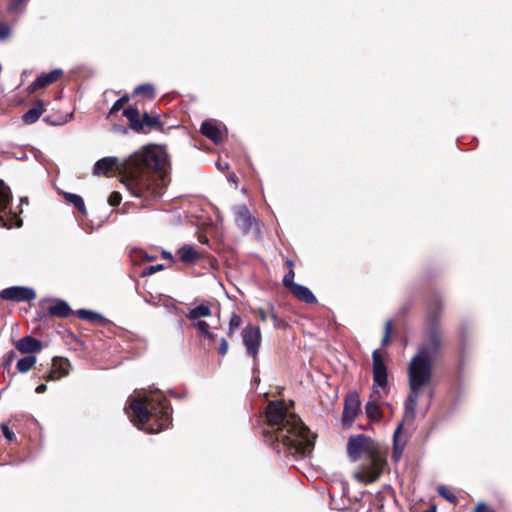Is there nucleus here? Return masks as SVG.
Instances as JSON below:
<instances>
[{"mask_svg":"<svg viewBox=\"0 0 512 512\" xmlns=\"http://www.w3.org/2000/svg\"><path fill=\"white\" fill-rule=\"evenodd\" d=\"M242 338L247 354L255 359L262 339L260 328L250 324L247 325L242 331Z\"/></svg>","mask_w":512,"mask_h":512,"instance_id":"1a4fd4ad","label":"nucleus"},{"mask_svg":"<svg viewBox=\"0 0 512 512\" xmlns=\"http://www.w3.org/2000/svg\"><path fill=\"white\" fill-rule=\"evenodd\" d=\"M267 428L264 439L277 452L293 456L310 453L316 435L311 433L302 420L289 411L283 401H271L266 408Z\"/></svg>","mask_w":512,"mask_h":512,"instance_id":"f03ea898","label":"nucleus"},{"mask_svg":"<svg viewBox=\"0 0 512 512\" xmlns=\"http://www.w3.org/2000/svg\"><path fill=\"white\" fill-rule=\"evenodd\" d=\"M285 264H286V266H288V267H289V269H293L294 263H293V261H292V260L287 259V260L285 261Z\"/></svg>","mask_w":512,"mask_h":512,"instance_id":"09e8293b","label":"nucleus"},{"mask_svg":"<svg viewBox=\"0 0 512 512\" xmlns=\"http://www.w3.org/2000/svg\"><path fill=\"white\" fill-rule=\"evenodd\" d=\"M134 94H142L149 98H153L155 95L154 87L151 84H142L134 89Z\"/></svg>","mask_w":512,"mask_h":512,"instance_id":"a878e982","label":"nucleus"},{"mask_svg":"<svg viewBox=\"0 0 512 512\" xmlns=\"http://www.w3.org/2000/svg\"><path fill=\"white\" fill-rule=\"evenodd\" d=\"M440 346V335L436 328L431 327L427 343L419 347L417 354L411 359L408 367L410 392L404 403L405 420H413L415 418L420 391L431 380L432 356L438 352Z\"/></svg>","mask_w":512,"mask_h":512,"instance_id":"7ed1b4c3","label":"nucleus"},{"mask_svg":"<svg viewBox=\"0 0 512 512\" xmlns=\"http://www.w3.org/2000/svg\"><path fill=\"white\" fill-rule=\"evenodd\" d=\"M125 411L134 424L148 433L160 432L171 423V407L160 394L130 397Z\"/></svg>","mask_w":512,"mask_h":512,"instance_id":"20e7f679","label":"nucleus"},{"mask_svg":"<svg viewBox=\"0 0 512 512\" xmlns=\"http://www.w3.org/2000/svg\"><path fill=\"white\" fill-rule=\"evenodd\" d=\"M116 169L122 174V182L130 193L145 200L160 198L170 179L165 152L148 146L120 161L117 157H104L93 168L96 175L107 174Z\"/></svg>","mask_w":512,"mask_h":512,"instance_id":"f257e3e1","label":"nucleus"},{"mask_svg":"<svg viewBox=\"0 0 512 512\" xmlns=\"http://www.w3.org/2000/svg\"><path fill=\"white\" fill-rule=\"evenodd\" d=\"M217 167H218V169H220V170L227 169V168H228V163H223V164H222V163L218 162V163H217Z\"/></svg>","mask_w":512,"mask_h":512,"instance_id":"a18cd8bd","label":"nucleus"},{"mask_svg":"<svg viewBox=\"0 0 512 512\" xmlns=\"http://www.w3.org/2000/svg\"><path fill=\"white\" fill-rule=\"evenodd\" d=\"M204 336L207 337L211 342H215V340L217 338V335L214 333H211L210 331H208V334H205Z\"/></svg>","mask_w":512,"mask_h":512,"instance_id":"c03bdc74","label":"nucleus"},{"mask_svg":"<svg viewBox=\"0 0 512 512\" xmlns=\"http://www.w3.org/2000/svg\"><path fill=\"white\" fill-rule=\"evenodd\" d=\"M438 310H439V307H433L430 309L429 311V314H428V321L429 323L431 324V326L434 325L436 319H437V316H438Z\"/></svg>","mask_w":512,"mask_h":512,"instance_id":"e433bc0d","label":"nucleus"},{"mask_svg":"<svg viewBox=\"0 0 512 512\" xmlns=\"http://www.w3.org/2000/svg\"><path fill=\"white\" fill-rule=\"evenodd\" d=\"M62 75L61 69H54L49 73L39 75L28 87L30 92H34L53 83L58 77Z\"/></svg>","mask_w":512,"mask_h":512,"instance_id":"ddd939ff","label":"nucleus"},{"mask_svg":"<svg viewBox=\"0 0 512 512\" xmlns=\"http://www.w3.org/2000/svg\"><path fill=\"white\" fill-rule=\"evenodd\" d=\"M129 100V97L127 95L121 97L120 99H118L114 104L113 106L111 107L110 109V114H115L117 113L120 109H122L123 105Z\"/></svg>","mask_w":512,"mask_h":512,"instance_id":"7c9ffc66","label":"nucleus"},{"mask_svg":"<svg viewBox=\"0 0 512 512\" xmlns=\"http://www.w3.org/2000/svg\"><path fill=\"white\" fill-rule=\"evenodd\" d=\"M347 452L353 461L358 460L362 455L369 458V462L363 464L354 473V478L358 482L369 484L379 478L386 465V461L377 453V446L370 437L364 434L350 437L347 444Z\"/></svg>","mask_w":512,"mask_h":512,"instance_id":"39448f33","label":"nucleus"},{"mask_svg":"<svg viewBox=\"0 0 512 512\" xmlns=\"http://www.w3.org/2000/svg\"><path fill=\"white\" fill-rule=\"evenodd\" d=\"M372 360L373 386L369 396V400L365 405V412L370 420L380 421L383 417L381 411L382 399L387 394V368L378 350L373 351Z\"/></svg>","mask_w":512,"mask_h":512,"instance_id":"423d86ee","label":"nucleus"},{"mask_svg":"<svg viewBox=\"0 0 512 512\" xmlns=\"http://www.w3.org/2000/svg\"><path fill=\"white\" fill-rule=\"evenodd\" d=\"M60 378H62V376H59V374H57L55 370L51 369V371L49 372V374L46 377V380H48V381H55V380H58Z\"/></svg>","mask_w":512,"mask_h":512,"instance_id":"79ce46f5","label":"nucleus"},{"mask_svg":"<svg viewBox=\"0 0 512 512\" xmlns=\"http://www.w3.org/2000/svg\"><path fill=\"white\" fill-rule=\"evenodd\" d=\"M403 422H400L393 434V452L392 457L399 461L406 445V438L402 436Z\"/></svg>","mask_w":512,"mask_h":512,"instance_id":"4468645a","label":"nucleus"},{"mask_svg":"<svg viewBox=\"0 0 512 512\" xmlns=\"http://www.w3.org/2000/svg\"><path fill=\"white\" fill-rule=\"evenodd\" d=\"M10 35V27L0 22V40L6 39Z\"/></svg>","mask_w":512,"mask_h":512,"instance_id":"c9c22d12","label":"nucleus"},{"mask_svg":"<svg viewBox=\"0 0 512 512\" xmlns=\"http://www.w3.org/2000/svg\"><path fill=\"white\" fill-rule=\"evenodd\" d=\"M177 254L180 260L185 264H194L201 258V254L190 245H184L179 248Z\"/></svg>","mask_w":512,"mask_h":512,"instance_id":"f3484780","label":"nucleus"},{"mask_svg":"<svg viewBox=\"0 0 512 512\" xmlns=\"http://www.w3.org/2000/svg\"><path fill=\"white\" fill-rule=\"evenodd\" d=\"M16 348L23 354L36 353L42 349V343L31 336H25L16 343Z\"/></svg>","mask_w":512,"mask_h":512,"instance_id":"dca6fc26","label":"nucleus"},{"mask_svg":"<svg viewBox=\"0 0 512 512\" xmlns=\"http://www.w3.org/2000/svg\"><path fill=\"white\" fill-rule=\"evenodd\" d=\"M382 405L386 406L391 412H393V406L390 403L382 401Z\"/></svg>","mask_w":512,"mask_h":512,"instance_id":"8fccbe9b","label":"nucleus"},{"mask_svg":"<svg viewBox=\"0 0 512 512\" xmlns=\"http://www.w3.org/2000/svg\"><path fill=\"white\" fill-rule=\"evenodd\" d=\"M235 221L237 226L244 232H250L256 226V219L250 214L245 205H238L234 208Z\"/></svg>","mask_w":512,"mask_h":512,"instance_id":"9b49d317","label":"nucleus"},{"mask_svg":"<svg viewBox=\"0 0 512 512\" xmlns=\"http://www.w3.org/2000/svg\"><path fill=\"white\" fill-rule=\"evenodd\" d=\"M228 342L225 338L220 339V345L218 347V354L224 356L228 351Z\"/></svg>","mask_w":512,"mask_h":512,"instance_id":"4c0bfd02","label":"nucleus"},{"mask_svg":"<svg viewBox=\"0 0 512 512\" xmlns=\"http://www.w3.org/2000/svg\"><path fill=\"white\" fill-rule=\"evenodd\" d=\"M69 362L66 359L54 358L52 363V369L56 371L59 376L68 375Z\"/></svg>","mask_w":512,"mask_h":512,"instance_id":"393cba45","label":"nucleus"},{"mask_svg":"<svg viewBox=\"0 0 512 512\" xmlns=\"http://www.w3.org/2000/svg\"><path fill=\"white\" fill-rule=\"evenodd\" d=\"M36 363V357L33 355L26 356L18 360L16 368L19 372H28Z\"/></svg>","mask_w":512,"mask_h":512,"instance_id":"5701e85b","label":"nucleus"},{"mask_svg":"<svg viewBox=\"0 0 512 512\" xmlns=\"http://www.w3.org/2000/svg\"><path fill=\"white\" fill-rule=\"evenodd\" d=\"M241 317L239 315H232L229 321V334H232L241 325Z\"/></svg>","mask_w":512,"mask_h":512,"instance_id":"c756f323","label":"nucleus"},{"mask_svg":"<svg viewBox=\"0 0 512 512\" xmlns=\"http://www.w3.org/2000/svg\"><path fill=\"white\" fill-rule=\"evenodd\" d=\"M271 318L273 319L274 324L276 325L277 324V316L273 311V306H271Z\"/></svg>","mask_w":512,"mask_h":512,"instance_id":"49530a36","label":"nucleus"},{"mask_svg":"<svg viewBox=\"0 0 512 512\" xmlns=\"http://www.w3.org/2000/svg\"><path fill=\"white\" fill-rule=\"evenodd\" d=\"M123 115L128 119L131 129L140 132L149 128H161V122L157 116L144 113L142 117L136 108H126L123 111Z\"/></svg>","mask_w":512,"mask_h":512,"instance_id":"6e6552de","label":"nucleus"},{"mask_svg":"<svg viewBox=\"0 0 512 512\" xmlns=\"http://www.w3.org/2000/svg\"><path fill=\"white\" fill-rule=\"evenodd\" d=\"M474 512H491V510L485 503H478L474 509Z\"/></svg>","mask_w":512,"mask_h":512,"instance_id":"a19ab883","label":"nucleus"},{"mask_svg":"<svg viewBox=\"0 0 512 512\" xmlns=\"http://www.w3.org/2000/svg\"><path fill=\"white\" fill-rule=\"evenodd\" d=\"M76 315L78 318H80L82 320L89 321V322H96V321L103 320V316L101 314L91 311V310H87V309H79L76 312Z\"/></svg>","mask_w":512,"mask_h":512,"instance_id":"b1692460","label":"nucleus"},{"mask_svg":"<svg viewBox=\"0 0 512 512\" xmlns=\"http://www.w3.org/2000/svg\"><path fill=\"white\" fill-rule=\"evenodd\" d=\"M297 299L305 303H316L317 299L313 293L305 286L298 284L290 291Z\"/></svg>","mask_w":512,"mask_h":512,"instance_id":"a211bd4d","label":"nucleus"},{"mask_svg":"<svg viewBox=\"0 0 512 512\" xmlns=\"http://www.w3.org/2000/svg\"><path fill=\"white\" fill-rule=\"evenodd\" d=\"M360 409V401L357 394L349 395L345 399L343 410V419L346 421H353Z\"/></svg>","mask_w":512,"mask_h":512,"instance_id":"2eb2a0df","label":"nucleus"},{"mask_svg":"<svg viewBox=\"0 0 512 512\" xmlns=\"http://www.w3.org/2000/svg\"><path fill=\"white\" fill-rule=\"evenodd\" d=\"M1 430H2V433L4 435V437L9 441V442H12L15 438V435L13 433L12 430H10L8 424H2L1 425Z\"/></svg>","mask_w":512,"mask_h":512,"instance_id":"72a5a7b5","label":"nucleus"},{"mask_svg":"<svg viewBox=\"0 0 512 512\" xmlns=\"http://www.w3.org/2000/svg\"><path fill=\"white\" fill-rule=\"evenodd\" d=\"M391 331H392V322L391 321H387L386 324H385L384 336L382 338V345L383 346H386L389 343Z\"/></svg>","mask_w":512,"mask_h":512,"instance_id":"473e14b6","label":"nucleus"},{"mask_svg":"<svg viewBox=\"0 0 512 512\" xmlns=\"http://www.w3.org/2000/svg\"><path fill=\"white\" fill-rule=\"evenodd\" d=\"M295 273L293 269H289V271L284 275L283 285L291 291L298 284L294 282Z\"/></svg>","mask_w":512,"mask_h":512,"instance_id":"bb28decb","label":"nucleus"},{"mask_svg":"<svg viewBox=\"0 0 512 512\" xmlns=\"http://www.w3.org/2000/svg\"><path fill=\"white\" fill-rule=\"evenodd\" d=\"M256 315L262 322H265L268 319L267 312L262 308L256 310Z\"/></svg>","mask_w":512,"mask_h":512,"instance_id":"ea45409f","label":"nucleus"},{"mask_svg":"<svg viewBox=\"0 0 512 512\" xmlns=\"http://www.w3.org/2000/svg\"><path fill=\"white\" fill-rule=\"evenodd\" d=\"M210 315V307L206 304H200L188 312L187 318L192 321H196L199 320L201 317H209Z\"/></svg>","mask_w":512,"mask_h":512,"instance_id":"aec40b11","label":"nucleus"},{"mask_svg":"<svg viewBox=\"0 0 512 512\" xmlns=\"http://www.w3.org/2000/svg\"><path fill=\"white\" fill-rule=\"evenodd\" d=\"M43 112L44 104L42 101L38 100L36 102L35 107L29 109L26 113H24V115L22 116V120L26 124H33L40 118Z\"/></svg>","mask_w":512,"mask_h":512,"instance_id":"6ab92c4d","label":"nucleus"},{"mask_svg":"<svg viewBox=\"0 0 512 512\" xmlns=\"http://www.w3.org/2000/svg\"><path fill=\"white\" fill-rule=\"evenodd\" d=\"M200 130L204 136L212 140L215 144L220 143L225 134V127L222 123L214 120L204 121Z\"/></svg>","mask_w":512,"mask_h":512,"instance_id":"f8f14e48","label":"nucleus"},{"mask_svg":"<svg viewBox=\"0 0 512 512\" xmlns=\"http://www.w3.org/2000/svg\"><path fill=\"white\" fill-rule=\"evenodd\" d=\"M229 181H232L233 183L237 184V177L235 174H230L228 177Z\"/></svg>","mask_w":512,"mask_h":512,"instance_id":"de8ad7c7","label":"nucleus"},{"mask_svg":"<svg viewBox=\"0 0 512 512\" xmlns=\"http://www.w3.org/2000/svg\"><path fill=\"white\" fill-rule=\"evenodd\" d=\"M194 327L197 329L198 332H200L203 336L205 334H208L209 331V324L203 320H196L194 321Z\"/></svg>","mask_w":512,"mask_h":512,"instance_id":"2f4dec72","label":"nucleus"},{"mask_svg":"<svg viewBox=\"0 0 512 512\" xmlns=\"http://www.w3.org/2000/svg\"><path fill=\"white\" fill-rule=\"evenodd\" d=\"M439 495L448 500L451 503H456V496L445 486L441 485L437 488Z\"/></svg>","mask_w":512,"mask_h":512,"instance_id":"cd10ccee","label":"nucleus"},{"mask_svg":"<svg viewBox=\"0 0 512 512\" xmlns=\"http://www.w3.org/2000/svg\"><path fill=\"white\" fill-rule=\"evenodd\" d=\"M29 0H11L8 4V11L10 13H17L19 11H22V6H24Z\"/></svg>","mask_w":512,"mask_h":512,"instance_id":"c85d7f7f","label":"nucleus"},{"mask_svg":"<svg viewBox=\"0 0 512 512\" xmlns=\"http://www.w3.org/2000/svg\"><path fill=\"white\" fill-rule=\"evenodd\" d=\"M13 352H10L9 355H8V361H12V358H13Z\"/></svg>","mask_w":512,"mask_h":512,"instance_id":"3c124183","label":"nucleus"},{"mask_svg":"<svg viewBox=\"0 0 512 512\" xmlns=\"http://www.w3.org/2000/svg\"><path fill=\"white\" fill-rule=\"evenodd\" d=\"M35 297V291L29 287L12 286L0 292L1 299L14 302L31 301Z\"/></svg>","mask_w":512,"mask_h":512,"instance_id":"9d476101","label":"nucleus"},{"mask_svg":"<svg viewBox=\"0 0 512 512\" xmlns=\"http://www.w3.org/2000/svg\"><path fill=\"white\" fill-rule=\"evenodd\" d=\"M162 269H163V265H161V264L149 266L144 270L143 274L151 275V274H154Z\"/></svg>","mask_w":512,"mask_h":512,"instance_id":"58836bf2","label":"nucleus"},{"mask_svg":"<svg viewBox=\"0 0 512 512\" xmlns=\"http://www.w3.org/2000/svg\"><path fill=\"white\" fill-rule=\"evenodd\" d=\"M47 389V386L45 384H40L36 387L35 392L38 394L44 393Z\"/></svg>","mask_w":512,"mask_h":512,"instance_id":"37998d69","label":"nucleus"},{"mask_svg":"<svg viewBox=\"0 0 512 512\" xmlns=\"http://www.w3.org/2000/svg\"><path fill=\"white\" fill-rule=\"evenodd\" d=\"M49 313L53 316L64 318L70 315L71 309L65 301H58L49 307Z\"/></svg>","mask_w":512,"mask_h":512,"instance_id":"412c9836","label":"nucleus"},{"mask_svg":"<svg viewBox=\"0 0 512 512\" xmlns=\"http://www.w3.org/2000/svg\"><path fill=\"white\" fill-rule=\"evenodd\" d=\"M122 200L121 194L118 192H113L108 199V202L111 206H117L120 204Z\"/></svg>","mask_w":512,"mask_h":512,"instance_id":"f704fd0d","label":"nucleus"},{"mask_svg":"<svg viewBox=\"0 0 512 512\" xmlns=\"http://www.w3.org/2000/svg\"><path fill=\"white\" fill-rule=\"evenodd\" d=\"M63 196L68 203L74 205V207L77 208L81 213L86 214V207L83 198L80 195L64 192Z\"/></svg>","mask_w":512,"mask_h":512,"instance_id":"4be33fe9","label":"nucleus"},{"mask_svg":"<svg viewBox=\"0 0 512 512\" xmlns=\"http://www.w3.org/2000/svg\"><path fill=\"white\" fill-rule=\"evenodd\" d=\"M10 203V188L3 181H0V227L12 228L22 225V220L12 211Z\"/></svg>","mask_w":512,"mask_h":512,"instance_id":"0eeeda50","label":"nucleus"}]
</instances>
